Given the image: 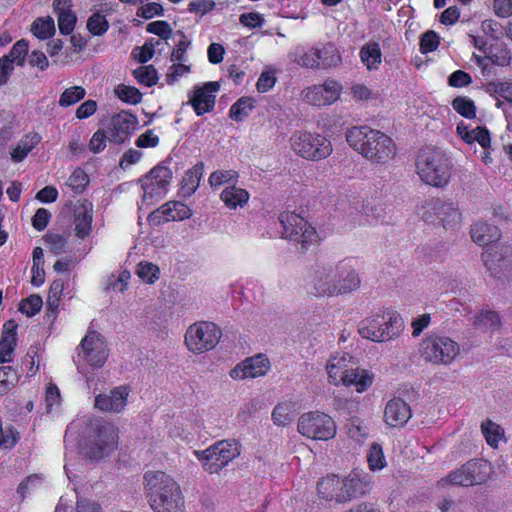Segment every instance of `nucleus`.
Listing matches in <instances>:
<instances>
[{
  "label": "nucleus",
  "mask_w": 512,
  "mask_h": 512,
  "mask_svg": "<svg viewBox=\"0 0 512 512\" xmlns=\"http://www.w3.org/2000/svg\"><path fill=\"white\" fill-rule=\"evenodd\" d=\"M361 284L356 270L346 261L318 260L308 281L315 297H335L356 291Z\"/></svg>",
  "instance_id": "f257e3e1"
},
{
  "label": "nucleus",
  "mask_w": 512,
  "mask_h": 512,
  "mask_svg": "<svg viewBox=\"0 0 512 512\" xmlns=\"http://www.w3.org/2000/svg\"><path fill=\"white\" fill-rule=\"evenodd\" d=\"M471 237L475 243L486 247L482 260L490 275L495 278L508 275L512 268V247L492 245L501 237L498 227L477 222L471 227Z\"/></svg>",
  "instance_id": "f03ea898"
},
{
  "label": "nucleus",
  "mask_w": 512,
  "mask_h": 512,
  "mask_svg": "<svg viewBox=\"0 0 512 512\" xmlns=\"http://www.w3.org/2000/svg\"><path fill=\"white\" fill-rule=\"evenodd\" d=\"M145 487L154 512H184V497L180 486L163 471L145 473Z\"/></svg>",
  "instance_id": "7ed1b4c3"
},
{
  "label": "nucleus",
  "mask_w": 512,
  "mask_h": 512,
  "mask_svg": "<svg viewBox=\"0 0 512 512\" xmlns=\"http://www.w3.org/2000/svg\"><path fill=\"white\" fill-rule=\"evenodd\" d=\"M346 140L354 150L375 163H385L395 155L393 140L368 126L352 127Z\"/></svg>",
  "instance_id": "20e7f679"
},
{
  "label": "nucleus",
  "mask_w": 512,
  "mask_h": 512,
  "mask_svg": "<svg viewBox=\"0 0 512 512\" xmlns=\"http://www.w3.org/2000/svg\"><path fill=\"white\" fill-rule=\"evenodd\" d=\"M317 488L320 498L345 504L372 489V480L370 481L368 475L362 476L356 471L344 478L332 474L322 478Z\"/></svg>",
  "instance_id": "39448f33"
},
{
  "label": "nucleus",
  "mask_w": 512,
  "mask_h": 512,
  "mask_svg": "<svg viewBox=\"0 0 512 512\" xmlns=\"http://www.w3.org/2000/svg\"><path fill=\"white\" fill-rule=\"evenodd\" d=\"M118 446V430L103 419L91 420L81 440V452L90 459H102Z\"/></svg>",
  "instance_id": "423d86ee"
},
{
  "label": "nucleus",
  "mask_w": 512,
  "mask_h": 512,
  "mask_svg": "<svg viewBox=\"0 0 512 512\" xmlns=\"http://www.w3.org/2000/svg\"><path fill=\"white\" fill-rule=\"evenodd\" d=\"M416 168L420 179L427 185L440 188L450 181L452 164L440 150L423 149L418 156Z\"/></svg>",
  "instance_id": "0eeeda50"
},
{
  "label": "nucleus",
  "mask_w": 512,
  "mask_h": 512,
  "mask_svg": "<svg viewBox=\"0 0 512 512\" xmlns=\"http://www.w3.org/2000/svg\"><path fill=\"white\" fill-rule=\"evenodd\" d=\"M403 328V320L393 310H384L360 321L359 334L373 342H386L397 337Z\"/></svg>",
  "instance_id": "6e6552de"
},
{
  "label": "nucleus",
  "mask_w": 512,
  "mask_h": 512,
  "mask_svg": "<svg viewBox=\"0 0 512 512\" xmlns=\"http://www.w3.org/2000/svg\"><path fill=\"white\" fill-rule=\"evenodd\" d=\"M290 146L295 154L311 161L325 159L333 151L332 144L326 137L302 131L292 134Z\"/></svg>",
  "instance_id": "1a4fd4ad"
},
{
  "label": "nucleus",
  "mask_w": 512,
  "mask_h": 512,
  "mask_svg": "<svg viewBox=\"0 0 512 512\" xmlns=\"http://www.w3.org/2000/svg\"><path fill=\"white\" fill-rule=\"evenodd\" d=\"M420 352L427 362L449 365L459 355L460 347L447 336L430 335L422 340Z\"/></svg>",
  "instance_id": "9d476101"
},
{
  "label": "nucleus",
  "mask_w": 512,
  "mask_h": 512,
  "mask_svg": "<svg viewBox=\"0 0 512 512\" xmlns=\"http://www.w3.org/2000/svg\"><path fill=\"white\" fill-rule=\"evenodd\" d=\"M298 432L312 440L327 441L336 435V423L331 416L314 411L302 414L298 419Z\"/></svg>",
  "instance_id": "9b49d317"
},
{
  "label": "nucleus",
  "mask_w": 512,
  "mask_h": 512,
  "mask_svg": "<svg viewBox=\"0 0 512 512\" xmlns=\"http://www.w3.org/2000/svg\"><path fill=\"white\" fill-rule=\"evenodd\" d=\"M284 238L301 244V249L306 250L307 245L315 243L318 235L315 228L303 217L295 212H283L279 215Z\"/></svg>",
  "instance_id": "f8f14e48"
},
{
  "label": "nucleus",
  "mask_w": 512,
  "mask_h": 512,
  "mask_svg": "<svg viewBox=\"0 0 512 512\" xmlns=\"http://www.w3.org/2000/svg\"><path fill=\"white\" fill-rule=\"evenodd\" d=\"M202 462L204 469L213 474L218 473L229 462L240 454V449L235 441L221 440L209 448L195 452Z\"/></svg>",
  "instance_id": "ddd939ff"
},
{
  "label": "nucleus",
  "mask_w": 512,
  "mask_h": 512,
  "mask_svg": "<svg viewBox=\"0 0 512 512\" xmlns=\"http://www.w3.org/2000/svg\"><path fill=\"white\" fill-rule=\"evenodd\" d=\"M221 338V330L212 322H197L191 325L185 334V343L194 353H203L213 349Z\"/></svg>",
  "instance_id": "4468645a"
},
{
  "label": "nucleus",
  "mask_w": 512,
  "mask_h": 512,
  "mask_svg": "<svg viewBox=\"0 0 512 512\" xmlns=\"http://www.w3.org/2000/svg\"><path fill=\"white\" fill-rule=\"evenodd\" d=\"M172 179V171L164 165H157L144 177L139 179L143 190V202L153 201L161 197Z\"/></svg>",
  "instance_id": "2eb2a0df"
},
{
  "label": "nucleus",
  "mask_w": 512,
  "mask_h": 512,
  "mask_svg": "<svg viewBox=\"0 0 512 512\" xmlns=\"http://www.w3.org/2000/svg\"><path fill=\"white\" fill-rule=\"evenodd\" d=\"M81 354L90 366H103L109 355L104 337L96 331L88 332L78 346V355Z\"/></svg>",
  "instance_id": "dca6fc26"
},
{
  "label": "nucleus",
  "mask_w": 512,
  "mask_h": 512,
  "mask_svg": "<svg viewBox=\"0 0 512 512\" xmlns=\"http://www.w3.org/2000/svg\"><path fill=\"white\" fill-rule=\"evenodd\" d=\"M138 124L137 117L128 111H121L113 115L106 122H102L110 142L121 144L131 135Z\"/></svg>",
  "instance_id": "f3484780"
},
{
  "label": "nucleus",
  "mask_w": 512,
  "mask_h": 512,
  "mask_svg": "<svg viewBox=\"0 0 512 512\" xmlns=\"http://www.w3.org/2000/svg\"><path fill=\"white\" fill-rule=\"evenodd\" d=\"M342 86L333 79H327L321 85H313L302 92L305 102L313 106L331 105L338 100Z\"/></svg>",
  "instance_id": "a211bd4d"
},
{
  "label": "nucleus",
  "mask_w": 512,
  "mask_h": 512,
  "mask_svg": "<svg viewBox=\"0 0 512 512\" xmlns=\"http://www.w3.org/2000/svg\"><path fill=\"white\" fill-rule=\"evenodd\" d=\"M220 89L219 82L210 81L202 87H196L189 99L197 116L213 111L216 101V93Z\"/></svg>",
  "instance_id": "6ab92c4d"
},
{
  "label": "nucleus",
  "mask_w": 512,
  "mask_h": 512,
  "mask_svg": "<svg viewBox=\"0 0 512 512\" xmlns=\"http://www.w3.org/2000/svg\"><path fill=\"white\" fill-rule=\"evenodd\" d=\"M270 368L269 359L264 354H257L253 357L247 358L231 371L230 376L236 380L245 378H257L264 376Z\"/></svg>",
  "instance_id": "aec40b11"
},
{
  "label": "nucleus",
  "mask_w": 512,
  "mask_h": 512,
  "mask_svg": "<svg viewBox=\"0 0 512 512\" xmlns=\"http://www.w3.org/2000/svg\"><path fill=\"white\" fill-rule=\"evenodd\" d=\"M481 463L478 461H468L460 469L451 472L447 478L441 479V485L450 483L452 485L472 486L484 481L480 474Z\"/></svg>",
  "instance_id": "412c9836"
},
{
  "label": "nucleus",
  "mask_w": 512,
  "mask_h": 512,
  "mask_svg": "<svg viewBox=\"0 0 512 512\" xmlns=\"http://www.w3.org/2000/svg\"><path fill=\"white\" fill-rule=\"evenodd\" d=\"M129 390L125 386L112 389L108 394L102 393L95 398V408L104 412L119 413L124 409Z\"/></svg>",
  "instance_id": "4be33fe9"
},
{
  "label": "nucleus",
  "mask_w": 512,
  "mask_h": 512,
  "mask_svg": "<svg viewBox=\"0 0 512 512\" xmlns=\"http://www.w3.org/2000/svg\"><path fill=\"white\" fill-rule=\"evenodd\" d=\"M411 416L410 406L401 398L395 397L385 406L384 419L391 427H403Z\"/></svg>",
  "instance_id": "5701e85b"
},
{
  "label": "nucleus",
  "mask_w": 512,
  "mask_h": 512,
  "mask_svg": "<svg viewBox=\"0 0 512 512\" xmlns=\"http://www.w3.org/2000/svg\"><path fill=\"white\" fill-rule=\"evenodd\" d=\"M93 218V205L84 200L79 201L74 206V223L76 235L79 238H85L90 234Z\"/></svg>",
  "instance_id": "b1692460"
},
{
  "label": "nucleus",
  "mask_w": 512,
  "mask_h": 512,
  "mask_svg": "<svg viewBox=\"0 0 512 512\" xmlns=\"http://www.w3.org/2000/svg\"><path fill=\"white\" fill-rule=\"evenodd\" d=\"M71 0H55L53 2L54 12L58 18L59 31L63 35H69L76 24L77 17L71 10Z\"/></svg>",
  "instance_id": "393cba45"
},
{
  "label": "nucleus",
  "mask_w": 512,
  "mask_h": 512,
  "mask_svg": "<svg viewBox=\"0 0 512 512\" xmlns=\"http://www.w3.org/2000/svg\"><path fill=\"white\" fill-rule=\"evenodd\" d=\"M17 324L9 320L4 324V331L0 339V363L12 361L14 350L17 344Z\"/></svg>",
  "instance_id": "a878e982"
},
{
  "label": "nucleus",
  "mask_w": 512,
  "mask_h": 512,
  "mask_svg": "<svg viewBox=\"0 0 512 512\" xmlns=\"http://www.w3.org/2000/svg\"><path fill=\"white\" fill-rule=\"evenodd\" d=\"M433 210L444 227H454L460 222L461 214L459 213L458 207L452 202L437 200Z\"/></svg>",
  "instance_id": "bb28decb"
},
{
  "label": "nucleus",
  "mask_w": 512,
  "mask_h": 512,
  "mask_svg": "<svg viewBox=\"0 0 512 512\" xmlns=\"http://www.w3.org/2000/svg\"><path fill=\"white\" fill-rule=\"evenodd\" d=\"M352 357L347 353H338L329 359L326 365L327 373L332 382L337 383L341 380V376L350 371L349 365Z\"/></svg>",
  "instance_id": "cd10ccee"
},
{
  "label": "nucleus",
  "mask_w": 512,
  "mask_h": 512,
  "mask_svg": "<svg viewBox=\"0 0 512 512\" xmlns=\"http://www.w3.org/2000/svg\"><path fill=\"white\" fill-rule=\"evenodd\" d=\"M341 381L345 385H354L357 392H364L371 386L373 377L364 369L351 367L347 374L341 376Z\"/></svg>",
  "instance_id": "c85d7f7f"
},
{
  "label": "nucleus",
  "mask_w": 512,
  "mask_h": 512,
  "mask_svg": "<svg viewBox=\"0 0 512 512\" xmlns=\"http://www.w3.org/2000/svg\"><path fill=\"white\" fill-rule=\"evenodd\" d=\"M319 69H330L341 63V56L338 49L332 43H326L322 47H316Z\"/></svg>",
  "instance_id": "c756f323"
},
{
  "label": "nucleus",
  "mask_w": 512,
  "mask_h": 512,
  "mask_svg": "<svg viewBox=\"0 0 512 512\" xmlns=\"http://www.w3.org/2000/svg\"><path fill=\"white\" fill-rule=\"evenodd\" d=\"M360 58L368 70H377L382 61V53L377 42H368L360 50Z\"/></svg>",
  "instance_id": "7c9ffc66"
},
{
  "label": "nucleus",
  "mask_w": 512,
  "mask_h": 512,
  "mask_svg": "<svg viewBox=\"0 0 512 512\" xmlns=\"http://www.w3.org/2000/svg\"><path fill=\"white\" fill-rule=\"evenodd\" d=\"M203 171L204 164L200 162L185 173L181 186V191L184 196H191L197 190Z\"/></svg>",
  "instance_id": "2f4dec72"
},
{
  "label": "nucleus",
  "mask_w": 512,
  "mask_h": 512,
  "mask_svg": "<svg viewBox=\"0 0 512 512\" xmlns=\"http://www.w3.org/2000/svg\"><path fill=\"white\" fill-rule=\"evenodd\" d=\"M221 199L227 207L235 209L242 207L249 199V193L235 185L226 187L221 193Z\"/></svg>",
  "instance_id": "473e14b6"
},
{
  "label": "nucleus",
  "mask_w": 512,
  "mask_h": 512,
  "mask_svg": "<svg viewBox=\"0 0 512 512\" xmlns=\"http://www.w3.org/2000/svg\"><path fill=\"white\" fill-rule=\"evenodd\" d=\"M41 137L37 133L28 134L20 140L17 146L11 152V158L14 162H21L32 149L40 142Z\"/></svg>",
  "instance_id": "72a5a7b5"
},
{
  "label": "nucleus",
  "mask_w": 512,
  "mask_h": 512,
  "mask_svg": "<svg viewBox=\"0 0 512 512\" xmlns=\"http://www.w3.org/2000/svg\"><path fill=\"white\" fill-rule=\"evenodd\" d=\"M164 220L181 221L191 217L192 212L188 206L178 201H170L163 205Z\"/></svg>",
  "instance_id": "f704fd0d"
},
{
  "label": "nucleus",
  "mask_w": 512,
  "mask_h": 512,
  "mask_svg": "<svg viewBox=\"0 0 512 512\" xmlns=\"http://www.w3.org/2000/svg\"><path fill=\"white\" fill-rule=\"evenodd\" d=\"M291 58L295 63L303 68L319 69V61H316V47L305 49H297L291 54Z\"/></svg>",
  "instance_id": "c9c22d12"
},
{
  "label": "nucleus",
  "mask_w": 512,
  "mask_h": 512,
  "mask_svg": "<svg viewBox=\"0 0 512 512\" xmlns=\"http://www.w3.org/2000/svg\"><path fill=\"white\" fill-rule=\"evenodd\" d=\"M254 102V99L251 97L239 98L230 108V118L237 122L243 121L254 109Z\"/></svg>",
  "instance_id": "e433bc0d"
},
{
  "label": "nucleus",
  "mask_w": 512,
  "mask_h": 512,
  "mask_svg": "<svg viewBox=\"0 0 512 512\" xmlns=\"http://www.w3.org/2000/svg\"><path fill=\"white\" fill-rule=\"evenodd\" d=\"M481 432L487 444L493 448H497L500 439L504 436L503 428L489 419L482 422Z\"/></svg>",
  "instance_id": "4c0bfd02"
},
{
  "label": "nucleus",
  "mask_w": 512,
  "mask_h": 512,
  "mask_svg": "<svg viewBox=\"0 0 512 512\" xmlns=\"http://www.w3.org/2000/svg\"><path fill=\"white\" fill-rule=\"evenodd\" d=\"M31 31L39 39H48L55 33V23L52 17L37 18L31 26Z\"/></svg>",
  "instance_id": "58836bf2"
},
{
  "label": "nucleus",
  "mask_w": 512,
  "mask_h": 512,
  "mask_svg": "<svg viewBox=\"0 0 512 512\" xmlns=\"http://www.w3.org/2000/svg\"><path fill=\"white\" fill-rule=\"evenodd\" d=\"M474 325L486 330H496L500 327L501 320L495 311L485 310L475 316Z\"/></svg>",
  "instance_id": "ea45409f"
},
{
  "label": "nucleus",
  "mask_w": 512,
  "mask_h": 512,
  "mask_svg": "<svg viewBox=\"0 0 512 512\" xmlns=\"http://www.w3.org/2000/svg\"><path fill=\"white\" fill-rule=\"evenodd\" d=\"M272 420L279 426L290 424L293 420L292 404L289 402L277 404L272 411Z\"/></svg>",
  "instance_id": "a19ab883"
},
{
  "label": "nucleus",
  "mask_w": 512,
  "mask_h": 512,
  "mask_svg": "<svg viewBox=\"0 0 512 512\" xmlns=\"http://www.w3.org/2000/svg\"><path fill=\"white\" fill-rule=\"evenodd\" d=\"M18 383V374L11 366L0 367V395L6 394Z\"/></svg>",
  "instance_id": "79ce46f5"
},
{
  "label": "nucleus",
  "mask_w": 512,
  "mask_h": 512,
  "mask_svg": "<svg viewBox=\"0 0 512 512\" xmlns=\"http://www.w3.org/2000/svg\"><path fill=\"white\" fill-rule=\"evenodd\" d=\"M86 95V91L81 86H72L64 90L60 95L59 105L61 107H69L82 100Z\"/></svg>",
  "instance_id": "37998d69"
},
{
  "label": "nucleus",
  "mask_w": 512,
  "mask_h": 512,
  "mask_svg": "<svg viewBox=\"0 0 512 512\" xmlns=\"http://www.w3.org/2000/svg\"><path fill=\"white\" fill-rule=\"evenodd\" d=\"M114 91L119 99L128 104L136 105L142 100V93L133 86L119 84Z\"/></svg>",
  "instance_id": "c03bdc74"
},
{
  "label": "nucleus",
  "mask_w": 512,
  "mask_h": 512,
  "mask_svg": "<svg viewBox=\"0 0 512 512\" xmlns=\"http://www.w3.org/2000/svg\"><path fill=\"white\" fill-rule=\"evenodd\" d=\"M452 107L457 113L465 118L471 119L476 115V107L474 102L465 96L456 97L452 101Z\"/></svg>",
  "instance_id": "a18cd8bd"
},
{
  "label": "nucleus",
  "mask_w": 512,
  "mask_h": 512,
  "mask_svg": "<svg viewBox=\"0 0 512 512\" xmlns=\"http://www.w3.org/2000/svg\"><path fill=\"white\" fill-rule=\"evenodd\" d=\"M487 92L512 103V82L493 81L487 84Z\"/></svg>",
  "instance_id": "49530a36"
},
{
  "label": "nucleus",
  "mask_w": 512,
  "mask_h": 512,
  "mask_svg": "<svg viewBox=\"0 0 512 512\" xmlns=\"http://www.w3.org/2000/svg\"><path fill=\"white\" fill-rule=\"evenodd\" d=\"M63 289L64 283L61 279L54 280L50 285L47 297V308L52 314H55L56 310L58 309L60 296Z\"/></svg>",
  "instance_id": "de8ad7c7"
},
{
  "label": "nucleus",
  "mask_w": 512,
  "mask_h": 512,
  "mask_svg": "<svg viewBox=\"0 0 512 512\" xmlns=\"http://www.w3.org/2000/svg\"><path fill=\"white\" fill-rule=\"evenodd\" d=\"M134 77L140 84L151 87L157 83L158 75L152 65L141 66L133 71Z\"/></svg>",
  "instance_id": "09e8293b"
},
{
  "label": "nucleus",
  "mask_w": 512,
  "mask_h": 512,
  "mask_svg": "<svg viewBox=\"0 0 512 512\" xmlns=\"http://www.w3.org/2000/svg\"><path fill=\"white\" fill-rule=\"evenodd\" d=\"M42 305V298L39 295L33 294L20 302L19 311L28 317H32L41 310Z\"/></svg>",
  "instance_id": "8fccbe9b"
},
{
  "label": "nucleus",
  "mask_w": 512,
  "mask_h": 512,
  "mask_svg": "<svg viewBox=\"0 0 512 512\" xmlns=\"http://www.w3.org/2000/svg\"><path fill=\"white\" fill-rule=\"evenodd\" d=\"M109 28V23L104 15L100 13L92 14L87 20V29L93 35H103Z\"/></svg>",
  "instance_id": "3c124183"
},
{
  "label": "nucleus",
  "mask_w": 512,
  "mask_h": 512,
  "mask_svg": "<svg viewBox=\"0 0 512 512\" xmlns=\"http://www.w3.org/2000/svg\"><path fill=\"white\" fill-rule=\"evenodd\" d=\"M367 460H368L370 469L373 471L381 470L385 467V465H386L385 457L383 454L382 447L379 444L373 443L371 445V448H370L368 456H367Z\"/></svg>",
  "instance_id": "603ef678"
},
{
  "label": "nucleus",
  "mask_w": 512,
  "mask_h": 512,
  "mask_svg": "<svg viewBox=\"0 0 512 512\" xmlns=\"http://www.w3.org/2000/svg\"><path fill=\"white\" fill-rule=\"evenodd\" d=\"M27 54L28 43L26 40L21 39L12 46L9 54L4 57H9L12 60V64L15 62L18 66H23Z\"/></svg>",
  "instance_id": "864d4df0"
},
{
  "label": "nucleus",
  "mask_w": 512,
  "mask_h": 512,
  "mask_svg": "<svg viewBox=\"0 0 512 512\" xmlns=\"http://www.w3.org/2000/svg\"><path fill=\"white\" fill-rule=\"evenodd\" d=\"M88 183L87 174L80 168L75 169L67 181V185L77 194L81 193Z\"/></svg>",
  "instance_id": "5fc2aeb1"
},
{
  "label": "nucleus",
  "mask_w": 512,
  "mask_h": 512,
  "mask_svg": "<svg viewBox=\"0 0 512 512\" xmlns=\"http://www.w3.org/2000/svg\"><path fill=\"white\" fill-rule=\"evenodd\" d=\"M136 273L147 283H154L159 278V268L149 262H140L137 266Z\"/></svg>",
  "instance_id": "6e6d98bb"
},
{
  "label": "nucleus",
  "mask_w": 512,
  "mask_h": 512,
  "mask_svg": "<svg viewBox=\"0 0 512 512\" xmlns=\"http://www.w3.org/2000/svg\"><path fill=\"white\" fill-rule=\"evenodd\" d=\"M238 178V173L234 170L214 171L209 177L211 186H220L226 183L234 182Z\"/></svg>",
  "instance_id": "4d7b16f0"
},
{
  "label": "nucleus",
  "mask_w": 512,
  "mask_h": 512,
  "mask_svg": "<svg viewBox=\"0 0 512 512\" xmlns=\"http://www.w3.org/2000/svg\"><path fill=\"white\" fill-rule=\"evenodd\" d=\"M44 241L48 249L55 255L62 253L67 244V239L59 234H47Z\"/></svg>",
  "instance_id": "13d9d810"
},
{
  "label": "nucleus",
  "mask_w": 512,
  "mask_h": 512,
  "mask_svg": "<svg viewBox=\"0 0 512 512\" xmlns=\"http://www.w3.org/2000/svg\"><path fill=\"white\" fill-rule=\"evenodd\" d=\"M146 30L149 33L159 36L163 40H168L173 31L171 26L166 21H154L147 25Z\"/></svg>",
  "instance_id": "bf43d9fd"
},
{
  "label": "nucleus",
  "mask_w": 512,
  "mask_h": 512,
  "mask_svg": "<svg viewBox=\"0 0 512 512\" xmlns=\"http://www.w3.org/2000/svg\"><path fill=\"white\" fill-rule=\"evenodd\" d=\"M177 34L180 36V40L171 53V61L172 62L184 61L185 52L191 44L190 40L187 39V37L185 36V34L182 31H177Z\"/></svg>",
  "instance_id": "052dcab7"
},
{
  "label": "nucleus",
  "mask_w": 512,
  "mask_h": 512,
  "mask_svg": "<svg viewBox=\"0 0 512 512\" xmlns=\"http://www.w3.org/2000/svg\"><path fill=\"white\" fill-rule=\"evenodd\" d=\"M511 52L505 46H498L491 52L490 59L493 64L498 66H508L511 62Z\"/></svg>",
  "instance_id": "680f3d73"
},
{
  "label": "nucleus",
  "mask_w": 512,
  "mask_h": 512,
  "mask_svg": "<svg viewBox=\"0 0 512 512\" xmlns=\"http://www.w3.org/2000/svg\"><path fill=\"white\" fill-rule=\"evenodd\" d=\"M438 45L439 37L432 30L425 32L420 39V50L422 53L432 52L437 49Z\"/></svg>",
  "instance_id": "e2e57ef3"
},
{
  "label": "nucleus",
  "mask_w": 512,
  "mask_h": 512,
  "mask_svg": "<svg viewBox=\"0 0 512 512\" xmlns=\"http://www.w3.org/2000/svg\"><path fill=\"white\" fill-rule=\"evenodd\" d=\"M106 139H108V134L106 129H98L92 136L89 142V149L93 153H99L103 151L106 147Z\"/></svg>",
  "instance_id": "0e129e2a"
},
{
  "label": "nucleus",
  "mask_w": 512,
  "mask_h": 512,
  "mask_svg": "<svg viewBox=\"0 0 512 512\" xmlns=\"http://www.w3.org/2000/svg\"><path fill=\"white\" fill-rule=\"evenodd\" d=\"M348 435L350 438L361 442L368 436V428L359 420H352L348 426Z\"/></svg>",
  "instance_id": "69168bd1"
},
{
  "label": "nucleus",
  "mask_w": 512,
  "mask_h": 512,
  "mask_svg": "<svg viewBox=\"0 0 512 512\" xmlns=\"http://www.w3.org/2000/svg\"><path fill=\"white\" fill-rule=\"evenodd\" d=\"M160 44V40L153 41V39H151L150 41H147L142 47H137L136 50L139 49V54L137 56L138 62L142 64L148 62L154 55L155 47Z\"/></svg>",
  "instance_id": "338daca9"
},
{
  "label": "nucleus",
  "mask_w": 512,
  "mask_h": 512,
  "mask_svg": "<svg viewBox=\"0 0 512 512\" xmlns=\"http://www.w3.org/2000/svg\"><path fill=\"white\" fill-rule=\"evenodd\" d=\"M471 82V76L462 70L453 72L448 78L449 85L457 88L468 86Z\"/></svg>",
  "instance_id": "774afa93"
}]
</instances>
